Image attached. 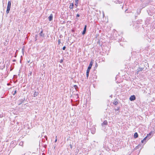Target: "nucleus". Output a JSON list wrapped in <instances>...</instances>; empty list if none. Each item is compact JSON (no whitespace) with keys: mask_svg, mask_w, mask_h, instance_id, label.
<instances>
[{"mask_svg":"<svg viewBox=\"0 0 155 155\" xmlns=\"http://www.w3.org/2000/svg\"><path fill=\"white\" fill-rule=\"evenodd\" d=\"M134 137L135 138H137L138 137V134L137 132H135L134 135Z\"/></svg>","mask_w":155,"mask_h":155,"instance_id":"obj_13","label":"nucleus"},{"mask_svg":"<svg viewBox=\"0 0 155 155\" xmlns=\"http://www.w3.org/2000/svg\"><path fill=\"white\" fill-rule=\"evenodd\" d=\"M76 16L78 17L80 16V15L79 14H77V15H76Z\"/></svg>","mask_w":155,"mask_h":155,"instance_id":"obj_25","label":"nucleus"},{"mask_svg":"<svg viewBox=\"0 0 155 155\" xmlns=\"http://www.w3.org/2000/svg\"><path fill=\"white\" fill-rule=\"evenodd\" d=\"M78 0H75V5L76 6V7H77L78 6Z\"/></svg>","mask_w":155,"mask_h":155,"instance_id":"obj_15","label":"nucleus"},{"mask_svg":"<svg viewBox=\"0 0 155 155\" xmlns=\"http://www.w3.org/2000/svg\"><path fill=\"white\" fill-rule=\"evenodd\" d=\"M66 47L65 46H64L62 48V50H64L66 49Z\"/></svg>","mask_w":155,"mask_h":155,"instance_id":"obj_21","label":"nucleus"},{"mask_svg":"<svg viewBox=\"0 0 155 155\" xmlns=\"http://www.w3.org/2000/svg\"><path fill=\"white\" fill-rule=\"evenodd\" d=\"M91 133L92 134H94V131H92L91 132Z\"/></svg>","mask_w":155,"mask_h":155,"instance_id":"obj_27","label":"nucleus"},{"mask_svg":"<svg viewBox=\"0 0 155 155\" xmlns=\"http://www.w3.org/2000/svg\"><path fill=\"white\" fill-rule=\"evenodd\" d=\"M136 97L135 95H133L131 96L130 97V101H134L136 99Z\"/></svg>","mask_w":155,"mask_h":155,"instance_id":"obj_4","label":"nucleus"},{"mask_svg":"<svg viewBox=\"0 0 155 155\" xmlns=\"http://www.w3.org/2000/svg\"><path fill=\"white\" fill-rule=\"evenodd\" d=\"M15 61V60H13V61Z\"/></svg>","mask_w":155,"mask_h":155,"instance_id":"obj_30","label":"nucleus"},{"mask_svg":"<svg viewBox=\"0 0 155 155\" xmlns=\"http://www.w3.org/2000/svg\"><path fill=\"white\" fill-rule=\"evenodd\" d=\"M70 146L71 147V148H72V145L71 144H70Z\"/></svg>","mask_w":155,"mask_h":155,"instance_id":"obj_29","label":"nucleus"},{"mask_svg":"<svg viewBox=\"0 0 155 155\" xmlns=\"http://www.w3.org/2000/svg\"><path fill=\"white\" fill-rule=\"evenodd\" d=\"M113 104L115 105H117L118 104L117 99H115L114 100Z\"/></svg>","mask_w":155,"mask_h":155,"instance_id":"obj_9","label":"nucleus"},{"mask_svg":"<svg viewBox=\"0 0 155 155\" xmlns=\"http://www.w3.org/2000/svg\"><path fill=\"white\" fill-rule=\"evenodd\" d=\"M87 29V25H85L84 28V30L82 33V34L84 35L85 34Z\"/></svg>","mask_w":155,"mask_h":155,"instance_id":"obj_7","label":"nucleus"},{"mask_svg":"<svg viewBox=\"0 0 155 155\" xmlns=\"http://www.w3.org/2000/svg\"><path fill=\"white\" fill-rule=\"evenodd\" d=\"M107 120H104L101 124V125L103 126L104 125H107Z\"/></svg>","mask_w":155,"mask_h":155,"instance_id":"obj_8","label":"nucleus"},{"mask_svg":"<svg viewBox=\"0 0 155 155\" xmlns=\"http://www.w3.org/2000/svg\"><path fill=\"white\" fill-rule=\"evenodd\" d=\"M74 88L77 91V89H78V86L76 85H74Z\"/></svg>","mask_w":155,"mask_h":155,"instance_id":"obj_19","label":"nucleus"},{"mask_svg":"<svg viewBox=\"0 0 155 155\" xmlns=\"http://www.w3.org/2000/svg\"><path fill=\"white\" fill-rule=\"evenodd\" d=\"M10 8H11L7 7V9L6 10V13L7 14H8L9 13Z\"/></svg>","mask_w":155,"mask_h":155,"instance_id":"obj_14","label":"nucleus"},{"mask_svg":"<svg viewBox=\"0 0 155 155\" xmlns=\"http://www.w3.org/2000/svg\"><path fill=\"white\" fill-rule=\"evenodd\" d=\"M151 132L149 134H147V136L148 137V139H150L151 137Z\"/></svg>","mask_w":155,"mask_h":155,"instance_id":"obj_12","label":"nucleus"},{"mask_svg":"<svg viewBox=\"0 0 155 155\" xmlns=\"http://www.w3.org/2000/svg\"><path fill=\"white\" fill-rule=\"evenodd\" d=\"M25 100V98H24L23 99H20L18 100V105H20L22 103H23L24 101Z\"/></svg>","mask_w":155,"mask_h":155,"instance_id":"obj_3","label":"nucleus"},{"mask_svg":"<svg viewBox=\"0 0 155 155\" xmlns=\"http://www.w3.org/2000/svg\"><path fill=\"white\" fill-rule=\"evenodd\" d=\"M149 139H148V137L147 136H146L143 140H141V143H145Z\"/></svg>","mask_w":155,"mask_h":155,"instance_id":"obj_2","label":"nucleus"},{"mask_svg":"<svg viewBox=\"0 0 155 155\" xmlns=\"http://www.w3.org/2000/svg\"><path fill=\"white\" fill-rule=\"evenodd\" d=\"M44 137L46 139V140H47L48 139V138L47 136H44Z\"/></svg>","mask_w":155,"mask_h":155,"instance_id":"obj_24","label":"nucleus"},{"mask_svg":"<svg viewBox=\"0 0 155 155\" xmlns=\"http://www.w3.org/2000/svg\"><path fill=\"white\" fill-rule=\"evenodd\" d=\"M17 93V91H16V90H15L14 91V93H13V95H14L15 94H16Z\"/></svg>","mask_w":155,"mask_h":155,"instance_id":"obj_20","label":"nucleus"},{"mask_svg":"<svg viewBox=\"0 0 155 155\" xmlns=\"http://www.w3.org/2000/svg\"><path fill=\"white\" fill-rule=\"evenodd\" d=\"M74 6V5L73 3H70V5H69V8L70 9H73V6Z\"/></svg>","mask_w":155,"mask_h":155,"instance_id":"obj_11","label":"nucleus"},{"mask_svg":"<svg viewBox=\"0 0 155 155\" xmlns=\"http://www.w3.org/2000/svg\"><path fill=\"white\" fill-rule=\"evenodd\" d=\"M39 35L42 38L45 37V34L43 33V30H42L41 31L40 33H39Z\"/></svg>","mask_w":155,"mask_h":155,"instance_id":"obj_5","label":"nucleus"},{"mask_svg":"<svg viewBox=\"0 0 155 155\" xmlns=\"http://www.w3.org/2000/svg\"><path fill=\"white\" fill-rule=\"evenodd\" d=\"M143 68H141L140 67H139V69H137V71L139 72V71H142L143 70Z\"/></svg>","mask_w":155,"mask_h":155,"instance_id":"obj_17","label":"nucleus"},{"mask_svg":"<svg viewBox=\"0 0 155 155\" xmlns=\"http://www.w3.org/2000/svg\"><path fill=\"white\" fill-rule=\"evenodd\" d=\"M119 110V108H118L117 109H115V110Z\"/></svg>","mask_w":155,"mask_h":155,"instance_id":"obj_28","label":"nucleus"},{"mask_svg":"<svg viewBox=\"0 0 155 155\" xmlns=\"http://www.w3.org/2000/svg\"><path fill=\"white\" fill-rule=\"evenodd\" d=\"M53 14H51L50 15V16L48 17L49 20L50 21H51L53 19Z\"/></svg>","mask_w":155,"mask_h":155,"instance_id":"obj_6","label":"nucleus"},{"mask_svg":"<svg viewBox=\"0 0 155 155\" xmlns=\"http://www.w3.org/2000/svg\"><path fill=\"white\" fill-rule=\"evenodd\" d=\"M93 63L92 61H91L89 64V66L88 67L87 70L86 71V77L87 78V79L88 78L89 75V73L90 70L91 69V67L92 66Z\"/></svg>","mask_w":155,"mask_h":155,"instance_id":"obj_1","label":"nucleus"},{"mask_svg":"<svg viewBox=\"0 0 155 155\" xmlns=\"http://www.w3.org/2000/svg\"><path fill=\"white\" fill-rule=\"evenodd\" d=\"M11 1H9L8 2L7 7L11 8Z\"/></svg>","mask_w":155,"mask_h":155,"instance_id":"obj_10","label":"nucleus"},{"mask_svg":"<svg viewBox=\"0 0 155 155\" xmlns=\"http://www.w3.org/2000/svg\"><path fill=\"white\" fill-rule=\"evenodd\" d=\"M140 146H141L139 144L138 145H137V146H136L135 147V150H137V149H138L140 147Z\"/></svg>","mask_w":155,"mask_h":155,"instance_id":"obj_16","label":"nucleus"},{"mask_svg":"<svg viewBox=\"0 0 155 155\" xmlns=\"http://www.w3.org/2000/svg\"><path fill=\"white\" fill-rule=\"evenodd\" d=\"M58 45L60 44V43H61L60 40L59 39V40H58Z\"/></svg>","mask_w":155,"mask_h":155,"instance_id":"obj_22","label":"nucleus"},{"mask_svg":"<svg viewBox=\"0 0 155 155\" xmlns=\"http://www.w3.org/2000/svg\"><path fill=\"white\" fill-rule=\"evenodd\" d=\"M56 139H55V143H56L57 142V136L56 137Z\"/></svg>","mask_w":155,"mask_h":155,"instance_id":"obj_26","label":"nucleus"},{"mask_svg":"<svg viewBox=\"0 0 155 155\" xmlns=\"http://www.w3.org/2000/svg\"><path fill=\"white\" fill-rule=\"evenodd\" d=\"M38 94V93L35 92L34 94V97H35L37 96Z\"/></svg>","mask_w":155,"mask_h":155,"instance_id":"obj_18","label":"nucleus"},{"mask_svg":"<svg viewBox=\"0 0 155 155\" xmlns=\"http://www.w3.org/2000/svg\"><path fill=\"white\" fill-rule=\"evenodd\" d=\"M37 36V35H36V37Z\"/></svg>","mask_w":155,"mask_h":155,"instance_id":"obj_31","label":"nucleus"},{"mask_svg":"<svg viewBox=\"0 0 155 155\" xmlns=\"http://www.w3.org/2000/svg\"><path fill=\"white\" fill-rule=\"evenodd\" d=\"M63 59H61V60H60V63H62V62H63Z\"/></svg>","mask_w":155,"mask_h":155,"instance_id":"obj_23","label":"nucleus"}]
</instances>
